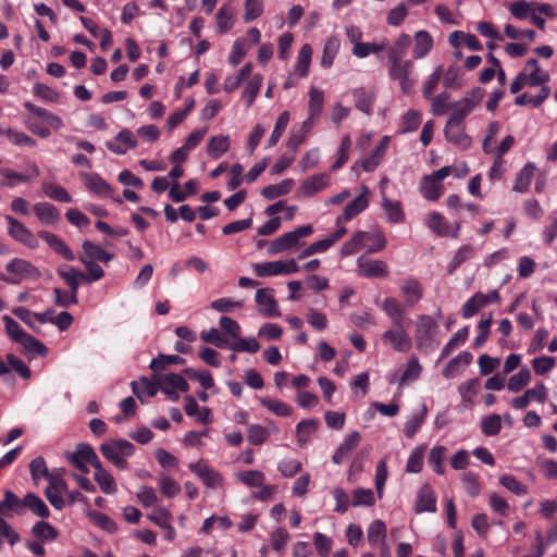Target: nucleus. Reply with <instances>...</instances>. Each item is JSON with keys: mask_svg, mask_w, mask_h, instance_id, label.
<instances>
[{"mask_svg": "<svg viewBox=\"0 0 557 557\" xmlns=\"http://www.w3.org/2000/svg\"><path fill=\"white\" fill-rule=\"evenodd\" d=\"M412 40L407 34H401L388 48V76L396 81L405 95L412 92L417 79L413 77L414 65L412 60L405 59Z\"/></svg>", "mask_w": 557, "mask_h": 557, "instance_id": "nucleus-1", "label": "nucleus"}, {"mask_svg": "<svg viewBox=\"0 0 557 557\" xmlns=\"http://www.w3.org/2000/svg\"><path fill=\"white\" fill-rule=\"evenodd\" d=\"M438 331L437 321L428 314H420L414 325L416 347L421 351H428L434 347Z\"/></svg>", "mask_w": 557, "mask_h": 557, "instance_id": "nucleus-2", "label": "nucleus"}, {"mask_svg": "<svg viewBox=\"0 0 557 557\" xmlns=\"http://www.w3.org/2000/svg\"><path fill=\"white\" fill-rule=\"evenodd\" d=\"M312 233L313 226L311 224L299 226L272 240L268 247V252L269 255H277L289 249H296L301 246L300 239Z\"/></svg>", "mask_w": 557, "mask_h": 557, "instance_id": "nucleus-3", "label": "nucleus"}, {"mask_svg": "<svg viewBox=\"0 0 557 557\" xmlns=\"http://www.w3.org/2000/svg\"><path fill=\"white\" fill-rule=\"evenodd\" d=\"M381 339L396 352L405 354L412 348V338L406 329V322L391 324V327L382 333Z\"/></svg>", "mask_w": 557, "mask_h": 557, "instance_id": "nucleus-4", "label": "nucleus"}, {"mask_svg": "<svg viewBox=\"0 0 557 557\" xmlns=\"http://www.w3.org/2000/svg\"><path fill=\"white\" fill-rule=\"evenodd\" d=\"M484 90L480 87L473 88L466 96L451 104V114L447 122L462 124L463 120L473 111V109L482 101Z\"/></svg>", "mask_w": 557, "mask_h": 557, "instance_id": "nucleus-5", "label": "nucleus"}, {"mask_svg": "<svg viewBox=\"0 0 557 557\" xmlns=\"http://www.w3.org/2000/svg\"><path fill=\"white\" fill-rule=\"evenodd\" d=\"M65 457L71 465L79 469L83 473L89 472L87 465L95 467L100 462L94 448L84 443L78 444L74 451H66Z\"/></svg>", "mask_w": 557, "mask_h": 557, "instance_id": "nucleus-6", "label": "nucleus"}, {"mask_svg": "<svg viewBox=\"0 0 557 557\" xmlns=\"http://www.w3.org/2000/svg\"><path fill=\"white\" fill-rule=\"evenodd\" d=\"M258 276H274L282 274H293L299 272L300 268L294 259L288 261H269L257 263L253 267Z\"/></svg>", "mask_w": 557, "mask_h": 557, "instance_id": "nucleus-7", "label": "nucleus"}, {"mask_svg": "<svg viewBox=\"0 0 557 557\" xmlns=\"http://www.w3.org/2000/svg\"><path fill=\"white\" fill-rule=\"evenodd\" d=\"M422 372V366L420 364L417 357L411 356L406 363L404 370H398L391 373L387 377L389 384H398L401 388L405 384L416 381L420 377Z\"/></svg>", "mask_w": 557, "mask_h": 557, "instance_id": "nucleus-8", "label": "nucleus"}, {"mask_svg": "<svg viewBox=\"0 0 557 557\" xmlns=\"http://www.w3.org/2000/svg\"><path fill=\"white\" fill-rule=\"evenodd\" d=\"M9 225L8 232L15 240L24 244L25 246L35 249L38 247L37 236L28 230L22 222L11 215L5 216Z\"/></svg>", "mask_w": 557, "mask_h": 557, "instance_id": "nucleus-9", "label": "nucleus"}, {"mask_svg": "<svg viewBox=\"0 0 557 557\" xmlns=\"http://www.w3.org/2000/svg\"><path fill=\"white\" fill-rule=\"evenodd\" d=\"M188 468L203 482L207 487L219 488L223 485L222 474L209 467L202 460L190 462Z\"/></svg>", "mask_w": 557, "mask_h": 557, "instance_id": "nucleus-10", "label": "nucleus"}, {"mask_svg": "<svg viewBox=\"0 0 557 557\" xmlns=\"http://www.w3.org/2000/svg\"><path fill=\"white\" fill-rule=\"evenodd\" d=\"M100 451L108 460H113L117 457L132 456L135 451V446L125 440H111L101 444Z\"/></svg>", "mask_w": 557, "mask_h": 557, "instance_id": "nucleus-11", "label": "nucleus"}, {"mask_svg": "<svg viewBox=\"0 0 557 557\" xmlns=\"http://www.w3.org/2000/svg\"><path fill=\"white\" fill-rule=\"evenodd\" d=\"M331 176L327 173L311 175L301 182L298 187V194L301 197H312L317 193L325 189L330 185Z\"/></svg>", "mask_w": 557, "mask_h": 557, "instance_id": "nucleus-12", "label": "nucleus"}, {"mask_svg": "<svg viewBox=\"0 0 557 557\" xmlns=\"http://www.w3.org/2000/svg\"><path fill=\"white\" fill-rule=\"evenodd\" d=\"M369 189L367 186H362V194L355 198L351 202H349L343 211V214L337 216L336 225L343 224L344 222L350 221L352 218L360 214L364 211L369 206L368 195Z\"/></svg>", "mask_w": 557, "mask_h": 557, "instance_id": "nucleus-13", "label": "nucleus"}, {"mask_svg": "<svg viewBox=\"0 0 557 557\" xmlns=\"http://www.w3.org/2000/svg\"><path fill=\"white\" fill-rule=\"evenodd\" d=\"M256 302L262 315L271 318L278 317L280 310L274 299V290L271 288H259L256 293Z\"/></svg>", "mask_w": 557, "mask_h": 557, "instance_id": "nucleus-14", "label": "nucleus"}, {"mask_svg": "<svg viewBox=\"0 0 557 557\" xmlns=\"http://www.w3.org/2000/svg\"><path fill=\"white\" fill-rule=\"evenodd\" d=\"M445 138L461 150L471 147L472 140L465 132L462 124L447 122L444 128Z\"/></svg>", "mask_w": 557, "mask_h": 557, "instance_id": "nucleus-15", "label": "nucleus"}, {"mask_svg": "<svg viewBox=\"0 0 557 557\" xmlns=\"http://www.w3.org/2000/svg\"><path fill=\"white\" fill-rule=\"evenodd\" d=\"M357 265L359 274L363 277H385L387 275V264L382 260H370L361 256L357 260Z\"/></svg>", "mask_w": 557, "mask_h": 557, "instance_id": "nucleus-16", "label": "nucleus"}, {"mask_svg": "<svg viewBox=\"0 0 557 557\" xmlns=\"http://www.w3.org/2000/svg\"><path fill=\"white\" fill-rule=\"evenodd\" d=\"M426 226L438 236H453L457 237L459 233V224H456L454 230L446 222L445 218L438 212H431L425 220Z\"/></svg>", "mask_w": 557, "mask_h": 557, "instance_id": "nucleus-17", "label": "nucleus"}, {"mask_svg": "<svg viewBox=\"0 0 557 557\" xmlns=\"http://www.w3.org/2000/svg\"><path fill=\"white\" fill-rule=\"evenodd\" d=\"M136 146L137 140L134 134L128 129H122L112 141L107 143L108 149L115 154H124L127 149H133Z\"/></svg>", "mask_w": 557, "mask_h": 557, "instance_id": "nucleus-18", "label": "nucleus"}, {"mask_svg": "<svg viewBox=\"0 0 557 557\" xmlns=\"http://www.w3.org/2000/svg\"><path fill=\"white\" fill-rule=\"evenodd\" d=\"M81 177L87 189L91 193L101 197H109L112 194L111 185L106 182L99 174L82 173Z\"/></svg>", "mask_w": 557, "mask_h": 557, "instance_id": "nucleus-19", "label": "nucleus"}, {"mask_svg": "<svg viewBox=\"0 0 557 557\" xmlns=\"http://www.w3.org/2000/svg\"><path fill=\"white\" fill-rule=\"evenodd\" d=\"M360 441L361 434L358 431H354L348 434L334 453L332 457L333 462L336 465L343 463L350 453L359 445Z\"/></svg>", "mask_w": 557, "mask_h": 557, "instance_id": "nucleus-20", "label": "nucleus"}, {"mask_svg": "<svg viewBox=\"0 0 557 557\" xmlns=\"http://www.w3.org/2000/svg\"><path fill=\"white\" fill-rule=\"evenodd\" d=\"M416 511L418 513L436 511V496L429 484L422 485L418 492Z\"/></svg>", "mask_w": 557, "mask_h": 557, "instance_id": "nucleus-21", "label": "nucleus"}, {"mask_svg": "<svg viewBox=\"0 0 557 557\" xmlns=\"http://www.w3.org/2000/svg\"><path fill=\"white\" fill-rule=\"evenodd\" d=\"M132 389L140 401H144V396L153 397L160 389L159 375L153 374L152 380L141 377L139 382H132Z\"/></svg>", "mask_w": 557, "mask_h": 557, "instance_id": "nucleus-22", "label": "nucleus"}, {"mask_svg": "<svg viewBox=\"0 0 557 557\" xmlns=\"http://www.w3.org/2000/svg\"><path fill=\"white\" fill-rule=\"evenodd\" d=\"M5 270L21 278L39 277L40 275L38 269L35 265H33L29 261L20 258H14L9 261L5 265Z\"/></svg>", "mask_w": 557, "mask_h": 557, "instance_id": "nucleus-23", "label": "nucleus"}, {"mask_svg": "<svg viewBox=\"0 0 557 557\" xmlns=\"http://www.w3.org/2000/svg\"><path fill=\"white\" fill-rule=\"evenodd\" d=\"M523 72H527L528 85L532 87L544 85L550 79L549 74L542 71L536 59L528 60Z\"/></svg>", "mask_w": 557, "mask_h": 557, "instance_id": "nucleus-24", "label": "nucleus"}, {"mask_svg": "<svg viewBox=\"0 0 557 557\" xmlns=\"http://www.w3.org/2000/svg\"><path fill=\"white\" fill-rule=\"evenodd\" d=\"M33 210L40 223L46 225L57 224L61 219L58 208L49 202H37Z\"/></svg>", "mask_w": 557, "mask_h": 557, "instance_id": "nucleus-25", "label": "nucleus"}, {"mask_svg": "<svg viewBox=\"0 0 557 557\" xmlns=\"http://www.w3.org/2000/svg\"><path fill=\"white\" fill-rule=\"evenodd\" d=\"M37 235L39 238L45 240L57 253L61 255L66 260H74V253L58 235L48 231H39Z\"/></svg>", "mask_w": 557, "mask_h": 557, "instance_id": "nucleus-26", "label": "nucleus"}, {"mask_svg": "<svg viewBox=\"0 0 557 557\" xmlns=\"http://www.w3.org/2000/svg\"><path fill=\"white\" fill-rule=\"evenodd\" d=\"M12 512L22 516L24 513V503L13 492L5 491L4 498L0 502V515L8 517Z\"/></svg>", "mask_w": 557, "mask_h": 557, "instance_id": "nucleus-27", "label": "nucleus"}, {"mask_svg": "<svg viewBox=\"0 0 557 557\" xmlns=\"http://www.w3.org/2000/svg\"><path fill=\"white\" fill-rule=\"evenodd\" d=\"M400 292L408 306L416 305L422 298L423 294L421 284L414 278L405 280Z\"/></svg>", "mask_w": 557, "mask_h": 557, "instance_id": "nucleus-28", "label": "nucleus"}, {"mask_svg": "<svg viewBox=\"0 0 557 557\" xmlns=\"http://www.w3.org/2000/svg\"><path fill=\"white\" fill-rule=\"evenodd\" d=\"M94 468V478L99 484L101 491L106 494H114L116 492L114 478L103 468L101 462L96 465Z\"/></svg>", "mask_w": 557, "mask_h": 557, "instance_id": "nucleus-29", "label": "nucleus"}, {"mask_svg": "<svg viewBox=\"0 0 557 557\" xmlns=\"http://www.w3.org/2000/svg\"><path fill=\"white\" fill-rule=\"evenodd\" d=\"M84 253L79 257H86L87 260L100 261L108 263L113 259V255L107 252L99 245L94 244L90 240H85L82 245Z\"/></svg>", "mask_w": 557, "mask_h": 557, "instance_id": "nucleus-30", "label": "nucleus"}, {"mask_svg": "<svg viewBox=\"0 0 557 557\" xmlns=\"http://www.w3.org/2000/svg\"><path fill=\"white\" fill-rule=\"evenodd\" d=\"M433 48V39L426 30H419L414 34L413 58H424Z\"/></svg>", "mask_w": 557, "mask_h": 557, "instance_id": "nucleus-31", "label": "nucleus"}, {"mask_svg": "<svg viewBox=\"0 0 557 557\" xmlns=\"http://www.w3.org/2000/svg\"><path fill=\"white\" fill-rule=\"evenodd\" d=\"M381 307H382L383 311L389 317V319L392 321L391 324L406 322L407 319L405 315V310L395 298H392V297L385 298L384 301L382 302Z\"/></svg>", "mask_w": 557, "mask_h": 557, "instance_id": "nucleus-32", "label": "nucleus"}, {"mask_svg": "<svg viewBox=\"0 0 557 557\" xmlns=\"http://www.w3.org/2000/svg\"><path fill=\"white\" fill-rule=\"evenodd\" d=\"M535 171L536 166L533 163H527L517 174L512 189L517 193H525L531 185Z\"/></svg>", "mask_w": 557, "mask_h": 557, "instance_id": "nucleus-33", "label": "nucleus"}, {"mask_svg": "<svg viewBox=\"0 0 557 557\" xmlns=\"http://www.w3.org/2000/svg\"><path fill=\"white\" fill-rule=\"evenodd\" d=\"M420 191L426 200L435 201L443 195L444 187L430 175H426L421 182Z\"/></svg>", "mask_w": 557, "mask_h": 557, "instance_id": "nucleus-34", "label": "nucleus"}, {"mask_svg": "<svg viewBox=\"0 0 557 557\" xmlns=\"http://www.w3.org/2000/svg\"><path fill=\"white\" fill-rule=\"evenodd\" d=\"M185 411L189 417H195L197 422L209 423L211 421V410L207 407L199 409L194 397H185Z\"/></svg>", "mask_w": 557, "mask_h": 557, "instance_id": "nucleus-35", "label": "nucleus"}, {"mask_svg": "<svg viewBox=\"0 0 557 557\" xmlns=\"http://www.w3.org/2000/svg\"><path fill=\"white\" fill-rule=\"evenodd\" d=\"M382 208L389 223H401L405 220V214L399 201H393L387 197L382 198Z\"/></svg>", "mask_w": 557, "mask_h": 557, "instance_id": "nucleus-36", "label": "nucleus"}, {"mask_svg": "<svg viewBox=\"0 0 557 557\" xmlns=\"http://www.w3.org/2000/svg\"><path fill=\"white\" fill-rule=\"evenodd\" d=\"M473 356L469 351H462L458 356L454 357L443 370V375L447 379L454 377L460 367H467L471 363Z\"/></svg>", "mask_w": 557, "mask_h": 557, "instance_id": "nucleus-37", "label": "nucleus"}, {"mask_svg": "<svg viewBox=\"0 0 557 557\" xmlns=\"http://www.w3.org/2000/svg\"><path fill=\"white\" fill-rule=\"evenodd\" d=\"M386 527L382 520H374L370 523L367 530V540L371 545H377L382 547V543L385 542Z\"/></svg>", "mask_w": 557, "mask_h": 557, "instance_id": "nucleus-38", "label": "nucleus"}, {"mask_svg": "<svg viewBox=\"0 0 557 557\" xmlns=\"http://www.w3.org/2000/svg\"><path fill=\"white\" fill-rule=\"evenodd\" d=\"M294 186L292 178L283 180L278 184L268 185L261 190V195L267 199H275L281 196L287 195Z\"/></svg>", "mask_w": 557, "mask_h": 557, "instance_id": "nucleus-39", "label": "nucleus"}, {"mask_svg": "<svg viewBox=\"0 0 557 557\" xmlns=\"http://www.w3.org/2000/svg\"><path fill=\"white\" fill-rule=\"evenodd\" d=\"M24 509H29L33 513L40 518H48L50 512L49 508L42 502L40 497L33 493H28L23 498Z\"/></svg>", "mask_w": 557, "mask_h": 557, "instance_id": "nucleus-40", "label": "nucleus"}, {"mask_svg": "<svg viewBox=\"0 0 557 557\" xmlns=\"http://www.w3.org/2000/svg\"><path fill=\"white\" fill-rule=\"evenodd\" d=\"M59 275L65 281L74 294H77L81 282L87 280V275L84 272L73 267L60 270Z\"/></svg>", "mask_w": 557, "mask_h": 557, "instance_id": "nucleus-41", "label": "nucleus"}, {"mask_svg": "<svg viewBox=\"0 0 557 557\" xmlns=\"http://www.w3.org/2000/svg\"><path fill=\"white\" fill-rule=\"evenodd\" d=\"M319 426V421L317 419H307L302 420L297 424V442L300 447H304L311 434H313Z\"/></svg>", "mask_w": 557, "mask_h": 557, "instance_id": "nucleus-42", "label": "nucleus"}, {"mask_svg": "<svg viewBox=\"0 0 557 557\" xmlns=\"http://www.w3.org/2000/svg\"><path fill=\"white\" fill-rule=\"evenodd\" d=\"M42 190L47 197L59 202L70 203L73 200L64 187L54 183H44Z\"/></svg>", "mask_w": 557, "mask_h": 557, "instance_id": "nucleus-43", "label": "nucleus"}, {"mask_svg": "<svg viewBox=\"0 0 557 557\" xmlns=\"http://www.w3.org/2000/svg\"><path fill=\"white\" fill-rule=\"evenodd\" d=\"M309 115L310 119H318L323 110L324 106V92L317 88L311 87L309 91Z\"/></svg>", "mask_w": 557, "mask_h": 557, "instance_id": "nucleus-44", "label": "nucleus"}, {"mask_svg": "<svg viewBox=\"0 0 557 557\" xmlns=\"http://www.w3.org/2000/svg\"><path fill=\"white\" fill-rule=\"evenodd\" d=\"M230 149V138L228 136H213L210 138L207 152L212 158H220Z\"/></svg>", "mask_w": 557, "mask_h": 557, "instance_id": "nucleus-45", "label": "nucleus"}, {"mask_svg": "<svg viewBox=\"0 0 557 557\" xmlns=\"http://www.w3.org/2000/svg\"><path fill=\"white\" fill-rule=\"evenodd\" d=\"M312 57V48L309 44L302 45L299 50L295 71L300 77L307 76Z\"/></svg>", "mask_w": 557, "mask_h": 557, "instance_id": "nucleus-46", "label": "nucleus"}, {"mask_svg": "<svg viewBox=\"0 0 557 557\" xmlns=\"http://www.w3.org/2000/svg\"><path fill=\"white\" fill-rule=\"evenodd\" d=\"M17 343L21 344L24 350L32 356H45L47 354V347L28 333H25Z\"/></svg>", "mask_w": 557, "mask_h": 557, "instance_id": "nucleus-47", "label": "nucleus"}, {"mask_svg": "<svg viewBox=\"0 0 557 557\" xmlns=\"http://www.w3.org/2000/svg\"><path fill=\"white\" fill-rule=\"evenodd\" d=\"M160 388L168 387L172 389H178L181 392H187L189 388L186 380L176 373H169L163 376H159Z\"/></svg>", "mask_w": 557, "mask_h": 557, "instance_id": "nucleus-48", "label": "nucleus"}, {"mask_svg": "<svg viewBox=\"0 0 557 557\" xmlns=\"http://www.w3.org/2000/svg\"><path fill=\"white\" fill-rule=\"evenodd\" d=\"M426 412V407L425 405H423L419 412L412 413L411 417L407 420V422L404 425V434L407 437L411 438L414 436V434L418 432V430L424 422Z\"/></svg>", "mask_w": 557, "mask_h": 557, "instance_id": "nucleus-49", "label": "nucleus"}, {"mask_svg": "<svg viewBox=\"0 0 557 557\" xmlns=\"http://www.w3.org/2000/svg\"><path fill=\"white\" fill-rule=\"evenodd\" d=\"M259 403L262 407L267 408L278 417H288L292 413L290 406L282 400L259 397Z\"/></svg>", "mask_w": 557, "mask_h": 557, "instance_id": "nucleus-50", "label": "nucleus"}, {"mask_svg": "<svg viewBox=\"0 0 557 557\" xmlns=\"http://www.w3.org/2000/svg\"><path fill=\"white\" fill-rule=\"evenodd\" d=\"M263 77L260 74H256L251 77V79L246 85L244 91H243V99L246 101L247 107H250L256 97L258 96L261 86H262Z\"/></svg>", "mask_w": 557, "mask_h": 557, "instance_id": "nucleus-51", "label": "nucleus"}, {"mask_svg": "<svg viewBox=\"0 0 557 557\" xmlns=\"http://www.w3.org/2000/svg\"><path fill=\"white\" fill-rule=\"evenodd\" d=\"M474 252L475 250L471 245L461 246L447 267L448 273L453 274L458 269V267H460V264H462L466 260L471 259L474 256Z\"/></svg>", "mask_w": 557, "mask_h": 557, "instance_id": "nucleus-52", "label": "nucleus"}, {"mask_svg": "<svg viewBox=\"0 0 557 557\" xmlns=\"http://www.w3.org/2000/svg\"><path fill=\"white\" fill-rule=\"evenodd\" d=\"M531 382V371L522 368L518 373L511 375L508 380L507 387L510 392L517 393Z\"/></svg>", "mask_w": 557, "mask_h": 557, "instance_id": "nucleus-53", "label": "nucleus"}, {"mask_svg": "<svg viewBox=\"0 0 557 557\" xmlns=\"http://www.w3.org/2000/svg\"><path fill=\"white\" fill-rule=\"evenodd\" d=\"M234 25V13L227 7H222L216 13V32L225 34Z\"/></svg>", "mask_w": 557, "mask_h": 557, "instance_id": "nucleus-54", "label": "nucleus"}, {"mask_svg": "<svg viewBox=\"0 0 557 557\" xmlns=\"http://www.w3.org/2000/svg\"><path fill=\"white\" fill-rule=\"evenodd\" d=\"M339 49V40L336 37H330L323 48L321 65L325 69L333 64V61Z\"/></svg>", "mask_w": 557, "mask_h": 557, "instance_id": "nucleus-55", "label": "nucleus"}, {"mask_svg": "<svg viewBox=\"0 0 557 557\" xmlns=\"http://www.w3.org/2000/svg\"><path fill=\"white\" fill-rule=\"evenodd\" d=\"M510 13L518 20H524L531 17L534 12V2H528L525 0L513 1L508 7Z\"/></svg>", "mask_w": 557, "mask_h": 557, "instance_id": "nucleus-56", "label": "nucleus"}, {"mask_svg": "<svg viewBox=\"0 0 557 557\" xmlns=\"http://www.w3.org/2000/svg\"><path fill=\"white\" fill-rule=\"evenodd\" d=\"M236 478L249 487L262 486L265 481L264 474L259 470L240 471L236 474Z\"/></svg>", "mask_w": 557, "mask_h": 557, "instance_id": "nucleus-57", "label": "nucleus"}, {"mask_svg": "<svg viewBox=\"0 0 557 557\" xmlns=\"http://www.w3.org/2000/svg\"><path fill=\"white\" fill-rule=\"evenodd\" d=\"M288 122H289V113H288V111H283L278 115L275 126H274V129L268 139V147H273L277 144V141L282 137L283 133L285 132V129L288 125Z\"/></svg>", "mask_w": 557, "mask_h": 557, "instance_id": "nucleus-58", "label": "nucleus"}, {"mask_svg": "<svg viewBox=\"0 0 557 557\" xmlns=\"http://www.w3.org/2000/svg\"><path fill=\"white\" fill-rule=\"evenodd\" d=\"M356 108L363 113L370 115L372 112V106L374 101V95L372 92L364 91L362 89L354 92Z\"/></svg>", "mask_w": 557, "mask_h": 557, "instance_id": "nucleus-59", "label": "nucleus"}, {"mask_svg": "<svg viewBox=\"0 0 557 557\" xmlns=\"http://www.w3.org/2000/svg\"><path fill=\"white\" fill-rule=\"evenodd\" d=\"M33 534L42 541H53L58 536V531L46 521H38L32 529Z\"/></svg>", "mask_w": 557, "mask_h": 557, "instance_id": "nucleus-60", "label": "nucleus"}, {"mask_svg": "<svg viewBox=\"0 0 557 557\" xmlns=\"http://www.w3.org/2000/svg\"><path fill=\"white\" fill-rule=\"evenodd\" d=\"M482 432L487 436L497 435L502 429V418L499 414H490L482 418L481 421Z\"/></svg>", "mask_w": 557, "mask_h": 557, "instance_id": "nucleus-61", "label": "nucleus"}, {"mask_svg": "<svg viewBox=\"0 0 557 557\" xmlns=\"http://www.w3.org/2000/svg\"><path fill=\"white\" fill-rule=\"evenodd\" d=\"M483 294L475 293L470 299H468L462 306V315L469 319L476 314L484 307Z\"/></svg>", "mask_w": 557, "mask_h": 557, "instance_id": "nucleus-62", "label": "nucleus"}, {"mask_svg": "<svg viewBox=\"0 0 557 557\" xmlns=\"http://www.w3.org/2000/svg\"><path fill=\"white\" fill-rule=\"evenodd\" d=\"M158 485L162 494L170 498L176 496L181 492L178 483L164 473L160 474Z\"/></svg>", "mask_w": 557, "mask_h": 557, "instance_id": "nucleus-63", "label": "nucleus"}, {"mask_svg": "<svg viewBox=\"0 0 557 557\" xmlns=\"http://www.w3.org/2000/svg\"><path fill=\"white\" fill-rule=\"evenodd\" d=\"M499 483L515 495H524L528 493V486L522 484L511 474H504L499 478Z\"/></svg>", "mask_w": 557, "mask_h": 557, "instance_id": "nucleus-64", "label": "nucleus"}]
</instances>
